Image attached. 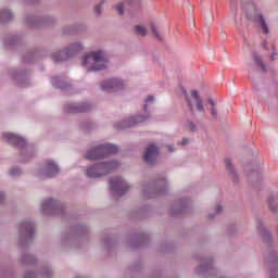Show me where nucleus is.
I'll return each mask as SVG.
<instances>
[{"instance_id":"31","label":"nucleus","mask_w":278,"mask_h":278,"mask_svg":"<svg viewBox=\"0 0 278 278\" xmlns=\"http://www.w3.org/2000/svg\"><path fill=\"white\" fill-rule=\"evenodd\" d=\"M168 149L170 152L175 151V148L173 146H168Z\"/></svg>"},{"instance_id":"17","label":"nucleus","mask_w":278,"mask_h":278,"mask_svg":"<svg viewBox=\"0 0 278 278\" xmlns=\"http://www.w3.org/2000/svg\"><path fill=\"white\" fill-rule=\"evenodd\" d=\"M134 31L137 36H147V27L142 25H136Z\"/></svg>"},{"instance_id":"15","label":"nucleus","mask_w":278,"mask_h":278,"mask_svg":"<svg viewBox=\"0 0 278 278\" xmlns=\"http://www.w3.org/2000/svg\"><path fill=\"white\" fill-rule=\"evenodd\" d=\"M225 162H226V166L230 173V177H231L232 181L236 184V181H238L237 180L238 176L236 175V172L233 170V165H231V160L227 159Z\"/></svg>"},{"instance_id":"34","label":"nucleus","mask_w":278,"mask_h":278,"mask_svg":"<svg viewBox=\"0 0 278 278\" xmlns=\"http://www.w3.org/2000/svg\"><path fill=\"white\" fill-rule=\"evenodd\" d=\"M184 94L186 96V90L182 89Z\"/></svg>"},{"instance_id":"4","label":"nucleus","mask_w":278,"mask_h":278,"mask_svg":"<svg viewBox=\"0 0 278 278\" xmlns=\"http://www.w3.org/2000/svg\"><path fill=\"white\" fill-rule=\"evenodd\" d=\"M83 47L80 43H76L75 46H71L70 48H66L62 52H56L52 54V60L54 62H64L65 60H68L70 58H73L77 51H81Z\"/></svg>"},{"instance_id":"21","label":"nucleus","mask_w":278,"mask_h":278,"mask_svg":"<svg viewBox=\"0 0 278 278\" xmlns=\"http://www.w3.org/2000/svg\"><path fill=\"white\" fill-rule=\"evenodd\" d=\"M150 29L152 30V33L156 36V38L159 39V40H162V37H160V33H157V28L155 27V24H151L150 25Z\"/></svg>"},{"instance_id":"19","label":"nucleus","mask_w":278,"mask_h":278,"mask_svg":"<svg viewBox=\"0 0 278 278\" xmlns=\"http://www.w3.org/2000/svg\"><path fill=\"white\" fill-rule=\"evenodd\" d=\"M53 205H55V200H53V199L46 200L42 204L43 212H45V210H47V207H53Z\"/></svg>"},{"instance_id":"8","label":"nucleus","mask_w":278,"mask_h":278,"mask_svg":"<svg viewBox=\"0 0 278 278\" xmlns=\"http://www.w3.org/2000/svg\"><path fill=\"white\" fill-rule=\"evenodd\" d=\"M159 153L160 149L155 147V144H150L143 155L144 162H147L148 164H153Z\"/></svg>"},{"instance_id":"32","label":"nucleus","mask_w":278,"mask_h":278,"mask_svg":"<svg viewBox=\"0 0 278 278\" xmlns=\"http://www.w3.org/2000/svg\"><path fill=\"white\" fill-rule=\"evenodd\" d=\"M182 144H188V139H182Z\"/></svg>"},{"instance_id":"29","label":"nucleus","mask_w":278,"mask_h":278,"mask_svg":"<svg viewBox=\"0 0 278 278\" xmlns=\"http://www.w3.org/2000/svg\"><path fill=\"white\" fill-rule=\"evenodd\" d=\"M216 210H217V214H220V212H223V207L220 205H217Z\"/></svg>"},{"instance_id":"10","label":"nucleus","mask_w":278,"mask_h":278,"mask_svg":"<svg viewBox=\"0 0 278 278\" xmlns=\"http://www.w3.org/2000/svg\"><path fill=\"white\" fill-rule=\"evenodd\" d=\"M60 173V168H58V165L53 161H47L46 167H45V176L46 177H55Z\"/></svg>"},{"instance_id":"16","label":"nucleus","mask_w":278,"mask_h":278,"mask_svg":"<svg viewBox=\"0 0 278 278\" xmlns=\"http://www.w3.org/2000/svg\"><path fill=\"white\" fill-rule=\"evenodd\" d=\"M13 16L14 15L10 10L8 9L2 10V15H1L2 23H8V21H12Z\"/></svg>"},{"instance_id":"35","label":"nucleus","mask_w":278,"mask_h":278,"mask_svg":"<svg viewBox=\"0 0 278 278\" xmlns=\"http://www.w3.org/2000/svg\"><path fill=\"white\" fill-rule=\"evenodd\" d=\"M144 110H147V104L144 105Z\"/></svg>"},{"instance_id":"33","label":"nucleus","mask_w":278,"mask_h":278,"mask_svg":"<svg viewBox=\"0 0 278 278\" xmlns=\"http://www.w3.org/2000/svg\"><path fill=\"white\" fill-rule=\"evenodd\" d=\"M270 278H275V271H270Z\"/></svg>"},{"instance_id":"7","label":"nucleus","mask_w":278,"mask_h":278,"mask_svg":"<svg viewBox=\"0 0 278 278\" xmlns=\"http://www.w3.org/2000/svg\"><path fill=\"white\" fill-rule=\"evenodd\" d=\"M101 88L105 92H116L117 90H121V88H123V81L116 78L108 79L101 84Z\"/></svg>"},{"instance_id":"27","label":"nucleus","mask_w":278,"mask_h":278,"mask_svg":"<svg viewBox=\"0 0 278 278\" xmlns=\"http://www.w3.org/2000/svg\"><path fill=\"white\" fill-rule=\"evenodd\" d=\"M153 96H149L148 99L146 100V103H153Z\"/></svg>"},{"instance_id":"26","label":"nucleus","mask_w":278,"mask_h":278,"mask_svg":"<svg viewBox=\"0 0 278 278\" xmlns=\"http://www.w3.org/2000/svg\"><path fill=\"white\" fill-rule=\"evenodd\" d=\"M24 278H36V274L34 273H28L24 276Z\"/></svg>"},{"instance_id":"30","label":"nucleus","mask_w":278,"mask_h":278,"mask_svg":"<svg viewBox=\"0 0 278 278\" xmlns=\"http://www.w3.org/2000/svg\"><path fill=\"white\" fill-rule=\"evenodd\" d=\"M265 238H267V240H270V233L265 232Z\"/></svg>"},{"instance_id":"28","label":"nucleus","mask_w":278,"mask_h":278,"mask_svg":"<svg viewBox=\"0 0 278 278\" xmlns=\"http://www.w3.org/2000/svg\"><path fill=\"white\" fill-rule=\"evenodd\" d=\"M269 208L271 212H276L275 205H273V202H269Z\"/></svg>"},{"instance_id":"25","label":"nucleus","mask_w":278,"mask_h":278,"mask_svg":"<svg viewBox=\"0 0 278 278\" xmlns=\"http://www.w3.org/2000/svg\"><path fill=\"white\" fill-rule=\"evenodd\" d=\"M188 127H189L190 131H194L197 129V126H194V124L192 122L188 123Z\"/></svg>"},{"instance_id":"22","label":"nucleus","mask_w":278,"mask_h":278,"mask_svg":"<svg viewBox=\"0 0 278 278\" xmlns=\"http://www.w3.org/2000/svg\"><path fill=\"white\" fill-rule=\"evenodd\" d=\"M116 10H117L118 14L123 15L124 12H125V3H119V4L116 7Z\"/></svg>"},{"instance_id":"6","label":"nucleus","mask_w":278,"mask_h":278,"mask_svg":"<svg viewBox=\"0 0 278 278\" xmlns=\"http://www.w3.org/2000/svg\"><path fill=\"white\" fill-rule=\"evenodd\" d=\"M187 103L191 112H193L194 110V104L197 110H199L200 112H205V109L203 108V100L201 99V97H199V91L197 90L191 91V96L187 97Z\"/></svg>"},{"instance_id":"2","label":"nucleus","mask_w":278,"mask_h":278,"mask_svg":"<svg viewBox=\"0 0 278 278\" xmlns=\"http://www.w3.org/2000/svg\"><path fill=\"white\" fill-rule=\"evenodd\" d=\"M116 153H118V147L105 143L89 151L86 154V160H103V157H108L109 155H114Z\"/></svg>"},{"instance_id":"18","label":"nucleus","mask_w":278,"mask_h":278,"mask_svg":"<svg viewBox=\"0 0 278 278\" xmlns=\"http://www.w3.org/2000/svg\"><path fill=\"white\" fill-rule=\"evenodd\" d=\"M208 103L211 105V116H213V118H216V116H218V109H216V102L210 99Z\"/></svg>"},{"instance_id":"20","label":"nucleus","mask_w":278,"mask_h":278,"mask_svg":"<svg viewBox=\"0 0 278 278\" xmlns=\"http://www.w3.org/2000/svg\"><path fill=\"white\" fill-rule=\"evenodd\" d=\"M253 58H254L256 64H258V66H261V68L263 71H266V67L264 66V63H262V60L260 59V56L257 54H254Z\"/></svg>"},{"instance_id":"13","label":"nucleus","mask_w":278,"mask_h":278,"mask_svg":"<svg viewBox=\"0 0 278 278\" xmlns=\"http://www.w3.org/2000/svg\"><path fill=\"white\" fill-rule=\"evenodd\" d=\"M21 229L22 231H24L25 236H28L29 238L34 236V224L29 222H24L21 224Z\"/></svg>"},{"instance_id":"24","label":"nucleus","mask_w":278,"mask_h":278,"mask_svg":"<svg viewBox=\"0 0 278 278\" xmlns=\"http://www.w3.org/2000/svg\"><path fill=\"white\" fill-rule=\"evenodd\" d=\"M21 174V169L20 168H12L10 170V175H12V177H16V175Z\"/></svg>"},{"instance_id":"12","label":"nucleus","mask_w":278,"mask_h":278,"mask_svg":"<svg viewBox=\"0 0 278 278\" xmlns=\"http://www.w3.org/2000/svg\"><path fill=\"white\" fill-rule=\"evenodd\" d=\"M147 121V117L138 116V117H132L130 122H125L123 126L117 127L118 129H125L127 127H134L136 123H144Z\"/></svg>"},{"instance_id":"11","label":"nucleus","mask_w":278,"mask_h":278,"mask_svg":"<svg viewBox=\"0 0 278 278\" xmlns=\"http://www.w3.org/2000/svg\"><path fill=\"white\" fill-rule=\"evenodd\" d=\"M88 110H90V105H88V103H81V104H71L70 109L67 110V112L71 113H77V112H88Z\"/></svg>"},{"instance_id":"3","label":"nucleus","mask_w":278,"mask_h":278,"mask_svg":"<svg viewBox=\"0 0 278 278\" xmlns=\"http://www.w3.org/2000/svg\"><path fill=\"white\" fill-rule=\"evenodd\" d=\"M118 163L111 162V163H100L98 165H93L89 167L86 172L87 177H103V175H108L114 168H117Z\"/></svg>"},{"instance_id":"23","label":"nucleus","mask_w":278,"mask_h":278,"mask_svg":"<svg viewBox=\"0 0 278 278\" xmlns=\"http://www.w3.org/2000/svg\"><path fill=\"white\" fill-rule=\"evenodd\" d=\"M105 5V1H102L100 4L96 5L94 12L96 14H101V7Z\"/></svg>"},{"instance_id":"1","label":"nucleus","mask_w":278,"mask_h":278,"mask_svg":"<svg viewBox=\"0 0 278 278\" xmlns=\"http://www.w3.org/2000/svg\"><path fill=\"white\" fill-rule=\"evenodd\" d=\"M105 64H108V61L102 51L91 52L83 58V66L87 68L88 73L90 71H103Z\"/></svg>"},{"instance_id":"14","label":"nucleus","mask_w":278,"mask_h":278,"mask_svg":"<svg viewBox=\"0 0 278 278\" xmlns=\"http://www.w3.org/2000/svg\"><path fill=\"white\" fill-rule=\"evenodd\" d=\"M250 21H257L258 23H261V27L264 31V34H268V26L266 25V22L264 21V16H262L261 14H257L256 16H251L248 15Z\"/></svg>"},{"instance_id":"5","label":"nucleus","mask_w":278,"mask_h":278,"mask_svg":"<svg viewBox=\"0 0 278 278\" xmlns=\"http://www.w3.org/2000/svg\"><path fill=\"white\" fill-rule=\"evenodd\" d=\"M110 188L113 192H116L119 197H123L129 190V186L123 178H113L110 181Z\"/></svg>"},{"instance_id":"9","label":"nucleus","mask_w":278,"mask_h":278,"mask_svg":"<svg viewBox=\"0 0 278 278\" xmlns=\"http://www.w3.org/2000/svg\"><path fill=\"white\" fill-rule=\"evenodd\" d=\"M2 138L7 140V142H10L11 144H14L15 147H25L26 142L25 139L12 134V132H5L2 135Z\"/></svg>"}]
</instances>
